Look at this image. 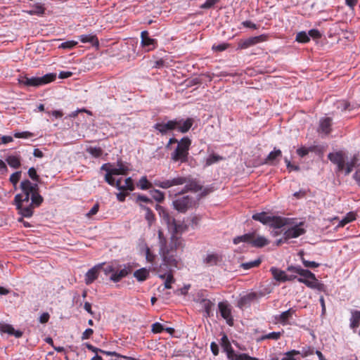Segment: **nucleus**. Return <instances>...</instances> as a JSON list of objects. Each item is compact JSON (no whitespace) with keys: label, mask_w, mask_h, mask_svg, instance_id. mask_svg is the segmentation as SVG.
I'll return each mask as SVG.
<instances>
[{"label":"nucleus","mask_w":360,"mask_h":360,"mask_svg":"<svg viewBox=\"0 0 360 360\" xmlns=\"http://www.w3.org/2000/svg\"><path fill=\"white\" fill-rule=\"evenodd\" d=\"M158 234L159 253L162 259V264L169 267H178L180 261L179 253H181L184 248L182 238L174 233L168 242L162 230H159Z\"/></svg>","instance_id":"f257e3e1"},{"label":"nucleus","mask_w":360,"mask_h":360,"mask_svg":"<svg viewBox=\"0 0 360 360\" xmlns=\"http://www.w3.org/2000/svg\"><path fill=\"white\" fill-rule=\"evenodd\" d=\"M177 143L175 149L170 154V160L173 162L186 163L188 160L189 150L191 140L188 136L183 137L181 140L176 138H170L165 146L167 150L171 149V145Z\"/></svg>","instance_id":"f03ea898"},{"label":"nucleus","mask_w":360,"mask_h":360,"mask_svg":"<svg viewBox=\"0 0 360 360\" xmlns=\"http://www.w3.org/2000/svg\"><path fill=\"white\" fill-rule=\"evenodd\" d=\"M235 245L240 243H247L255 248H263L269 244V240L264 236H257L255 232L245 233L243 236H237L233 240Z\"/></svg>","instance_id":"7ed1b4c3"},{"label":"nucleus","mask_w":360,"mask_h":360,"mask_svg":"<svg viewBox=\"0 0 360 360\" xmlns=\"http://www.w3.org/2000/svg\"><path fill=\"white\" fill-rule=\"evenodd\" d=\"M56 78L55 73H49L43 77H22L19 79V83L26 86L38 87L53 82Z\"/></svg>","instance_id":"20e7f679"},{"label":"nucleus","mask_w":360,"mask_h":360,"mask_svg":"<svg viewBox=\"0 0 360 360\" xmlns=\"http://www.w3.org/2000/svg\"><path fill=\"white\" fill-rule=\"evenodd\" d=\"M114 265L108 264L103 269L105 275L111 274L110 280L114 283L120 281L123 278L131 274L132 269L129 264H124L123 268L118 270Z\"/></svg>","instance_id":"39448f33"},{"label":"nucleus","mask_w":360,"mask_h":360,"mask_svg":"<svg viewBox=\"0 0 360 360\" xmlns=\"http://www.w3.org/2000/svg\"><path fill=\"white\" fill-rule=\"evenodd\" d=\"M302 277L297 278V281L304 283L313 289L322 290L323 285L318 281L314 274L308 269H302L299 274Z\"/></svg>","instance_id":"423d86ee"},{"label":"nucleus","mask_w":360,"mask_h":360,"mask_svg":"<svg viewBox=\"0 0 360 360\" xmlns=\"http://www.w3.org/2000/svg\"><path fill=\"white\" fill-rule=\"evenodd\" d=\"M188 181L187 176H177L170 179L159 180L155 179L154 181V185L162 188L163 189H167L173 186H181L185 184Z\"/></svg>","instance_id":"0eeeda50"},{"label":"nucleus","mask_w":360,"mask_h":360,"mask_svg":"<svg viewBox=\"0 0 360 360\" xmlns=\"http://www.w3.org/2000/svg\"><path fill=\"white\" fill-rule=\"evenodd\" d=\"M328 160L336 165L338 172H342L345 167V162L347 155L343 150H338L330 153L328 155Z\"/></svg>","instance_id":"6e6552de"},{"label":"nucleus","mask_w":360,"mask_h":360,"mask_svg":"<svg viewBox=\"0 0 360 360\" xmlns=\"http://www.w3.org/2000/svg\"><path fill=\"white\" fill-rule=\"evenodd\" d=\"M263 296V293L259 292H250L240 297L237 303V307L243 309L249 307L253 302L257 301Z\"/></svg>","instance_id":"1a4fd4ad"},{"label":"nucleus","mask_w":360,"mask_h":360,"mask_svg":"<svg viewBox=\"0 0 360 360\" xmlns=\"http://www.w3.org/2000/svg\"><path fill=\"white\" fill-rule=\"evenodd\" d=\"M193 198L188 195L179 196L173 201L175 210L180 212H186L193 205Z\"/></svg>","instance_id":"9d476101"},{"label":"nucleus","mask_w":360,"mask_h":360,"mask_svg":"<svg viewBox=\"0 0 360 360\" xmlns=\"http://www.w3.org/2000/svg\"><path fill=\"white\" fill-rule=\"evenodd\" d=\"M267 36L261 34L259 36L251 37L245 39H240L238 43V49H246L259 43L266 41Z\"/></svg>","instance_id":"9b49d317"},{"label":"nucleus","mask_w":360,"mask_h":360,"mask_svg":"<svg viewBox=\"0 0 360 360\" xmlns=\"http://www.w3.org/2000/svg\"><path fill=\"white\" fill-rule=\"evenodd\" d=\"M176 120H170L167 122H157L154 124L153 128L157 130L161 135H166L169 131L176 129Z\"/></svg>","instance_id":"f8f14e48"},{"label":"nucleus","mask_w":360,"mask_h":360,"mask_svg":"<svg viewBox=\"0 0 360 360\" xmlns=\"http://www.w3.org/2000/svg\"><path fill=\"white\" fill-rule=\"evenodd\" d=\"M141 45L146 51L154 50L157 46V40L150 38L148 31L141 32Z\"/></svg>","instance_id":"ddd939ff"},{"label":"nucleus","mask_w":360,"mask_h":360,"mask_svg":"<svg viewBox=\"0 0 360 360\" xmlns=\"http://www.w3.org/2000/svg\"><path fill=\"white\" fill-rule=\"evenodd\" d=\"M304 225V222H300L299 224H295L291 228H289L284 232L285 239L295 238L299 236L304 235L306 233V230L302 228Z\"/></svg>","instance_id":"4468645a"},{"label":"nucleus","mask_w":360,"mask_h":360,"mask_svg":"<svg viewBox=\"0 0 360 360\" xmlns=\"http://www.w3.org/2000/svg\"><path fill=\"white\" fill-rule=\"evenodd\" d=\"M219 310L221 314V316L226 320V323L229 326H232L233 323V319L231 316V309L229 305L226 303L221 302L218 304Z\"/></svg>","instance_id":"2eb2a0df"},{"label":"nucleus","mask_w":360,"mask_h":360,"mask_svg":"<svg viewBox=\"0 0 360 360\" xmlns=\"http://www.w3.org/2000/svg\"><path fill=\"white\" fill-rule=\"evenodd\" d=\"M174 120L177 122L176 129L183 134L188 132L194 123V120L191 117L185 120L183 119H174Z\"/></svg>","instance_id":"dca6fc26"},{"label":"nucleus","mask_w":360,"mask_h":360,"mask_svg":"<svg viewBox=\"0 0 360 360\" xmlns=\"http://www.w3.org/2000/svg\"><path fill=\"white\" fill-rule=\"evenodd\" d=\"M292 219L278 216H271L269 225L274 229H280L286 225H291Z\"/></svg>","instance_id":"f3484780"},{"label":"nucleus","mask_w":360,"mask_h":360,"mask_svg":"<svg viewBox=\"0 0 360 360\" xmlns=\"http://www.w3.org/2000/svg\"><path fill=\"white\" fill-rule=\"evenodd\" d=\"M20 188L23 194L32 195L33 193L39 190L37 184H32L29 180L26 179L20 183Z\"/></svg>","instance_id":"a211bd4d"},{"label":"nucleus","mask_w":360,"mask_h":360,"mask_svg":"<svg viewBox=\"0 0 360 360\" xmlns=\"http://www.w3.org/2000/svg\"><path fill=\"white\" fill-rule=\"evenodd\" d=\"M202 189V186H200L198 181L195 179H191L190 177H188V181L185 184V186L181 191V193H185L188 191L192 192H198Z\"/></svg>","instance_id":"6ab92c4d"},{"label":"nucleus","mask_w":360,"mask_h":360,"mask_svg":"<svg viewBox=\"0 0 360 360\" xmlns=\"http://www.w3.org/2000/svg\"><path fill=\"white\" fill-rule=\"evenodd\" d=\"M295 312V309L290 308L288 310L282 312L279 316H276V319L278 322L285 326L288 323V320L292 317Z\"/></svg>","instance_id":"aec40b11"},{"label":"nucleus","mask_w":360,"mask_h":360,"mask_svg":"<svg viewBox=\"0 0 360 360\" xmlns=\"http://www.w3.org/2000/svg\"><path fill=\"white\" fill-rule=\"evenodd\" d=\"M101 266H95L86 272L85 275V283L86 285L92 283L98 278Z\"/></svg>","instance_id":"412c9836"},{"label":"nucleus","mask_w":360,"mask_h":360,"mask_svg":"<svg viewBox=\"0 0 360 360\" xmlns=\"http://www.w3.org/2000/svg\"><path fill=\"white\" fill-rule=\"evenodd\" d=\"M156 210L158 212L160 217L168 224H175V220L172 218L168 212L161 205H156Z\"/></svg>","instance_id":"4be33fe9"},{"label":"nucleus","mask_w":360,"mask_h":360,"mask_svg":"<svg viewBox=\"0 0 360 360\" xmlns=\"http://www.w3.org/2000/svg\"><path fill=\"white\" fill-rule=\"evenodd\" d=\"M222 261V257L217 253L208 254L205 259L203 262L207 266H215Z\"/></svg>","instance_id":"5701e85b"},{"label":"nucleus","mask_w":360,"mask_h":360,"mask_svg":"<svg viewBox=\"0 0 360 360\" xmlns=\"http://www.w3.org/2000/svg\"><path fill=\"white\" fill-rule=\"evenodd\" d=\"M195 300V302H199L201 304L202 307L205 310L206 315L209 316L210 315L212 308L214 305L213 302L208 299L200 297L199 295L198 297L196 298Z\"/></svg>","instance_id":"b1692460"},{"label":"nucleus","mask_w":360,"mask_h":360,"mask_svg":"<svg viewBox=\"0 0 360 360\" xmlns=\"http://www.w3.org/2000/svg\"><path fill=\"white\" fill-rule=\"evenodd\" d=\"M79 39L82 43H91L92 46L98 47L99 41L96 34H82L79 36Z\"/></svg>","instance_id":"393cba45"},{"label":"nucleus","mask_w":360,"mask_h":360,"mask_svg":"<svg viewBox=\"0 0 360 360\" xmlns=\"http://www.w3.org/2000/svg\"><path fill=\"white\" fill-rule=\"evenodd\" d=\"M6 161L13 169H18L21 166V158L18 154L8 155Z\"/></svg>","instance_id":"a878e982"},{"label":"nucleus","mask_w":360,"mask_h":360,"mask_svg":"<svg viewBox=\"0 0 360 360\" xmlns=\"http://www.w3.org/2000/svg\"><path fill=\"white\" fill-rule=\"evenodd\" d=\"M0 331L14 335L16 338H20L22 335V333L21 331L15 330L14 328L9 324L1 325Z\"/></svg>","instance_id":"bb28decb"},{"label":"nucleus","mask_w":360,"mask_h":360,"mask_svg":"<svg viewBox=\"0 0 360 360\" xmlns=\"http://www.w3.org/2000/svg\"><path fill=\"white\" fill-rule=\"evenodd\" d=\"M282 156V152L279 149H275L271 151L266 158L265 159V163L269 165H274L277 159L281 158Z\"/></svg>","instance_id":"cd10ccee"},{"label":"nucleus","mask_w":360,"mask_h":360,"mask_svg":"<svg viewBox=\"0 0 360 360\" xmlns=\"http://www.w3.org/2000/svg\"><path fill=\"white\" fill-rule=\"evenodd\" d=\"M271 217V216L268 215L266 212H262L254 214L252 218L254 220L258 221L264 225H269V224H270Z\"/></svg>","instance_id":"c85d7f7f"},{"label":"nucleus","mask_w":360,"mask_h":360,"mask_svg":"<svg viewBox=\"0 0 360 360\" xmlns=\"http://www.w3.org/2000/svg\"><path fill=\"white\" fill-rule=\"evenodd\" d=\"M270 271L275 280L280 282H285L286 274L284 271L273 266L270 269Z\"/></svg>","instance_id":"c756f323"},{"label":"nucleus","mask_w":360,"mask_h":360,"mask_svg":"<svg viewBox=\"0 0 360 360\" xmlns=\"http://www.w3.org/2000/svg\"><path fill=\"white\" fill-rule=\"evenodd\" d=\"M139 206L142 210L146 212L145 219L148 221V226H151V225L155 221V216L150 208L143 205L142 204H139Z\"/></svg>","instance_id":"7c9ffc66"},{"label":"nucleus","mask_w":360,"mask_h":360,"mask_svg":"<svg viewBox=\"0 0 360 360\" xmlns=\"http://www.w3.org/2000/svg\"><path fill=\"white\" fill-rule=\"evenodd\" d=\"M350 328L355 329L360 326V311L354 310L351 311Z\"/></svg>","instance_id":"2f4dec72"},{"label":"nucleus","mask_w":360,"mask_h":360,"mask_svg":"<svg viewBox=\"0 0 360 360\" xmlns=\"http://www.w3.org/2000/svg\"><path fill=\"white\" fill-rule=\"evenodd\" d=\"M332 120L330 117H326L321 120L319 129L320 131L324 134H329L331 131Z\"/></svg>","instance_id":"473e14b6"},{"label":"nucleus","mask_w":360,"mask_h":360,"mask_svg":"<svg viewBox=\"0 0 360 360\" xmlns=\"http://www.w3.org/2000/svg\"><path fill=\"white\" fill-rule=\"evenodd\" d=\"M30 195L27 194H17L14 198V203L16 205L17 209H20L21 207V205H23V202H28L30 200Z\"/></svg>","instance_id":"72a5a7b5"},{"label":"nucleus","mask_w":360,"mask_h":360,"mask_svg":"<svg viewBox=\"0 0 360 360\" xmlns=\"http://www.w3.org/2000/svg\"><path fill=\"white\" fill-rule=\"evenodd\" d=\"M356 214L354 212H348L339 222L338 227H344L346 224L354 221Z\"/></svg>","instance_id":"f704fd0d"},{"label":"nucleus","mask_w":360,"mask_h":360,"mask_svg":"<svg viewBox=\"0 0 360 360\" xmlns=\"http://www.w3.org/2000/svg\"><path fill=\"white\" fill-rule=\"evenodd\" d=\"M134 276L139 281H146L148 278V276H149V271L146 269L142 268V269L136 270L134 273Z\"/></svg>","instance_id":"c9c22d12"},{"label":"nucleus","mask_w":360,"mask_h":360,"mask_svg":"<svg viewBox=\"0 0 360 360\" xmlns=\"http://www.w3.org/2000/svg\"><path fill=\"white\" fill-rule=\"evenodd\" d=\"M160 278L162 279H165V288H166V289L172 288V284L174 283L175 279L174 278L173 274L171 272H169L167 274H160Z\"/></svg>","instance_id":"e433bc0d"},{"label":"nucleus","mask_w":360,"mask_h":360,"mask_svg":"<svg viewBox=\"0 0 360 360\" xmlns=\"http://www.w3.org/2000/svg\"><path fill=\"white\" fill-rule=\"evenodd\" d=\"M33 208L34 207L31 204L27 207H24L23 205H21V207L17 210L22 217H31L33 214Z\"/></svg>","instance_id":"4c0bfd02"},{"label":"nucleus","mask_w":360,"mask_h":360,"mask_svg":"<svg viewBox=\"0 0 360 360\" xmlns=\"http://www.w3.org/2000/svg\"><path fill=\"white\" fill-rule=\"evenodd\" d=\"M31 200L33 207H39L43 202L42 196L39 193V190H37L31 195Z\"/></svg>","instance_id":"58836bf2"},{"label":"nucleus","mask_w":360,"mask_h":360,"mask_svg":"<svg viewBox=\"0 0 360 360\" xmlns=\"http://www.w3.org/2000/svg\"><path fill=\"white\" fill-rule=\"evenodd\" d=\"M138 186L141 190H148V189L152 188L153 184L150 182H149L148 180L147 179L146 176H142L139 179V181L138 183Z\"/></svg>","instance_id":"ea45409f"},{"label":"nucleus","mask_w":360,"mask_h":360,"mask_svg":"<svg viewBox=\"0 0 360 360\" xmlns=\"http://www.w3.org/2000/svg\"><path fill=\"white\" fill-rule=\"evenodd\" d=\"M32 9L29 11V13L31 15H40L44 14L45 11V8L42 4L37 3L32 6Z\"/></svg>","instance_id":"a19ab883"},{"label":"nucleus","mask_w":360,"mask_h":360,"mask_svg":"<svg viewBox=\"0 0 360 360\" xmlns=\"http://www.w3.org/2000/svg\"><path fill=\"white\" fill-rule=\"evenodd\" d=\"M261 262H262L261 259H257L254 261L242 263L240 264V266L243 269L248 270V269L258 266L261 264Z\"/></svg>","instance_id":"79ce46f5"},{"label":"nucleus","mask_w":360,"mask_h":360,"mask_svg":"<svg viewBox=\"0 0 360 360\" xmlns=\"http://www.w3.org/2000/svg\"><path fill=\"white\" fill-rule=\"evenodd\" d=\"M150 193L153 199L158 202H162L165 200L164 193L159 190L154 189L150 191Z\"/></svg>","instance_id":"37998d69"},{"label":"nucleus","mask_w":360,"mask_h":360,"mask_svg":"<svg viewBox=\"0 0 360 360\" xmlns=\"http://www.w3.org/2000/svg\"><path fill=\"white\" fill-rule=\"evenodd\" d=\"M350 106V103L345 100H342L337 102V108L340 109L342 111L352 110Z\"/></svg>","instance_id":"c03bdc74"},{"label":"nucleus","mask_w":360,"mask_h":360,"mask_svg":"<svg viewBox=\"0 0 360 360\" xmlns=\"http://www.w3.org/2000/svg\"><path fill=\"white\" fill-rule=\"evenodd\" d=\"M296 41L300 43H307L310 41V39L305 32H300L297 34Z\"/></svg>","instance_id":"a18cd8bd"},{"label":"nucleus","mask_w":360,"mask_h":360,"mask_svg":"<svg viewBox=\"0 0 360 360\" xmlns=\"http://www.w3.org/2000/svg\"><path fill=\"white\" fill-rule=\"evenodd\" d=\"M281 335H282L281 332H272L269 334L262 335L259 340H264L266 339H272V340H277L281 338Z\"/></svg>","instance_id":"49530a36"},{"label":"nucleus","mask_w":360,"mask_h":360,"mask_svg":"<svg viewBox=\"0 0 360 360\" xmlns=\"http://www.w3.org/2000/svg\"><path fill=\"white\" fill-rule=\"evenodd\" d=\"M87 152L95 158H99L103 154V150L100 147H90Z\"/></svg>","instance_id":"de8ad7c7"},{"label":"nucleus","mask_w":360,"mask_h":360,"mask_svg":"<svg viewBox=\"0 0 360 360\" xmlns=\"http://www.w3.org/2000/svg\"><path fill=\"white\" fill-rule=\"evenodd\" d=\"M300 255H301V260L305 267L314 269V268H316V267L319 266L320 264L316 262H310V261L306 260L302 257V255H303L302 252H300Z\"/></svg>","instance_id":"09e8293b"},{"label":"nucleus","mask_w":360,"mask_h":360,"mask_svg":"<svg viewBox=\"0 0 360 360\" xmlns=\"http://www.w3.org/2000/svg\"><path fill=\"white\" fill-rule=\"evenodd\" d=\"M21 171H18L11 175L9 180L13 185L15 186L18 183L21 178Z\"/></svg>","instance_id":"8fccbe9b"},{"label":"nucleus","mask_w":360,"mask_h":360,"mask_svg":"<svg viewBox=\"0 0 360 360\" xmlns=\"http://www.w3.org/2000/svg\"><path fill=\"white\" fill-rule=\"evenodd\" d=\"M221 345L224 351L226 352L229 348H231V345L226 335H224L221 339Z\"/></svg>","instance_id":"3c124183"},{"label":"nucleus","mask_w":360,"mask_h":360,"mask_svg":"<svg viewBox=\"0 0 360 360\" xmlns=\"http://www.w3.org/2000/svg\"><path fill=\"white\" fill-rule=\"evenodd\" d=\"M110 170L114 175H125L127 174V169L124 166L118 168H112Z\"/></svg>","instance_id":"603ef678"},{"label":"nucleus","mask_w":360,"mask_h":360,"mask_svg":"<svg viewBox=\"0 0 360 360\" xmlns=\"http://www.w3.org/2000/svg\"><path fill=\"white\" fill-rule=\"evenodd\" d=\"M13 136L17 139H29L34 136V134L30 131L15 132Z\"/></svg>","instance_id":"864d4df0"},{"label":"nucleus","mask_w":360,"mask_h":360,"mask_svg":"<svg viewBox=\"0 0 360 360\" xmlns=\"http://www.w3.org/2000/svg\"><path fill=\"white\" fill-rule=\"evenodd\" d=\"M314 353V348L311 347H302V350L300 351V354L303 357H306L310 355H312Z\"/></svg>","instance_id":"5fc2aeb1"},{"label":"nucleus","mask_w":360,"mask_h":360,"mask_svg":"<svg viewBox=\"0 0 360 360\" xmlns=\"http://www.w3.org/2000/svg\"><path fill=\"white\" fill-rule=\"evenodd\" d=\"M221 159H222V158L220 157L219 155L212 154L207 158V159L206 160V165H207V166L211 165Z\"/></svg>","instance_id":"6e6d98bb"},{"label":"nucleus","mask_w":360,"mask_h":360,"mask_svg":"<svg viewBox=\"0 0 360 360\" xmlns=\"http://www.w3.org/2000/svg\"><path fill=\"white\" fill-rule=\"evenodd\" d=\"M124 181H125L124 182L125 184H124V185H123L124 191H132L134 190V183H133V181L131 177L127 178Z\"/></svg>","instance_id":"4d7b16f0"},{"label":"nucleus","mask_w":360,"mask_h":360,"mask_svg":"<svg viewBox=\"0 0 360 360\" xmlns=\"http://www.w3.org/2000/svg\"><path fill=\"white\" fill-rule=\"evenodd\" d=\"M114 174H112L110 169H107V173L105 175V181L112 186H115V179L113 178Z\"/></svg>","instance_id":"13d9d810"},{"label":"nucleus","mask_w":360,"mask_h":360,"mask_svg":"<svg viewBox=\"0 0 360 360\" xmlns=\"http://www.w3.org/2000/svg\"><path fill=\"white\" fill-rule=\"evenodd\" d=\"M77 44V42L75 41H68L62 43L59 48L64 49H73L76 45Z\"/></svg>","instance_id":"bf43d9fd"},{"label":"nucleus","mask_w":360,"mask_h":360,"mask_svg":"<svg viewBox=\"0 0 360 360\" xmlns=\"http://www.w3.org/2000/svg\"><path fill=\"white\" fill-rule=\"evenodd\" d=\"M220 0H206L204 4L200 6V8L209 9L213 7L216 4L219 2Z\"/></svg>","instance_id":"052dcab7"},{"label":"nucleus","mask_w":360,"mask_h":360,"mask_svg":"<svg viewBox=\"0 0 360 360\" xmlns=\"http://www.w3.org/2000/svg\"><path fill=\"white\" fill-rule=\"evenodd\" d=\"M28 175L33 181H38L39 180V176L34 167L29 169Z\"/></svg>","instance_id":"680f3d73"},{"label":"nucleus","mask_w":360,"mask_h":360,"mask_svg":"<svg viewBox=\"0 0 360 360\" xmlns=\"http://www.w3.org/2000/svg\"><path fill=\"white\" fill-rule=\"evenodd\" d=\"M226 355H227V358L229 359V360H237V356L239 355V354H237L235 352V351L233 350V349L231 347V348H229V350H227L226 352Z\"/></svg>","instance_id":"e2e57ef3"},{"label":"nucleus","mask_w":360,"mask_h":360,"mask_svg":"<svg viewBox=\"0 0 360 360\" xmlns=\"http://www.w3.org/2000/svg\"><path fill=\"white\" fill-rule=\"evenodd\" d=\"M164 328L161 323H155L152 325V331L155 333H160L163 331Z\"/></svg>","instance_id":"0e129e2a"},{"label":"nucleus","mask_w":360,"mask_h":360,"mask_svg":"<svg viewBox=\"0 0 360 360\" xmlns=\"http://www.w3.org/2000/svg\"><path fill=\"white\" fill-rule=\"evenodd\" d=\"M355 165L350 162H345V167L343 170L345 172V175H349L353 170V168L354 167Z\"/></svg>","instance_id":"69168bd1"},{"label":"nucleus","mask_w":360,"mask_h":360,"mask_svg":"<svg viewBox=\"0 0 360 360\" xmlns=\"http://www.w3.org/2000/svg\"><path fill=\"white\" fill-rule=\"evenodd\" d=\"M300 351L292 350L286 354V356L282 360H295L293 357L294 355L299 354Z\"/></svg>","instance_id":"338daca9"},{"label":"nucleus","mask_w":360,"mask_h":360,"mask_svg":"<svg viewBox=\"0 0 360 360\" xmlns=\"http://www.w3.org/2000/svg\"><path fill=\"white\" fill-rule=\"evenodd\" d=\"M237 360H259L257 358L252 357L247 354H239L237 356Z\"/></svg>","instance_id":"774afa93"}]
</instances>
